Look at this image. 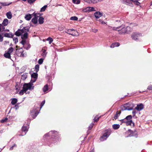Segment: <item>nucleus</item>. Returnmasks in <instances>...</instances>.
Here are the masks:
<instances>
[{
  "label": "nucleus",
  "mask_w": 152,
  "mask_h": 152,
  "mask_svg": "<svg viewBox=\"0 0 152 152\" xmlns=\"http://www.w3.org/2000/svg\"><path fill=\"white\" fill-rule=\"evenodd\" d=\"M113 29L119 32L120 34H128L132 31V29L129 26L125 27L124 25H122L117 27H113Z\"/></svg>",
  "instance_id": "obj_1"
},
{
  "label": "nucleus",
  "mask_w": 152,
  "mask_h": 152,
  "mask_svg": "<svg viewBox=\"0 0 152 152\" xmlns=\"http://www.w3.org/2000/svg\"><path fill=\"white\" fill-rule=\"evenodd\" d=\"M28 85L25 83L24 84L23 88V89L21 90L19 92V94L20 95H23L24 93H26L27 90H32V88H31V86H28Z\"/></svg>",
  "instance_id": "obj_2"
},
{
  "label": "nucleus",
  "mask_w": 152,
  "mask_h": 152,
  "mask_svg": "<svg viewBox=\"0 0 152 152\" xmlns=\"http://www.w3.org/2000/svg\"><path fill=\"white\" fill-rule=\"evenodd\" d=\"M131 37L134 40H138L140 37L142 36V34L137 32H133L131 34Z\"/></svg>",
  "instance_id": "obj_3"
},
{
  "label": "nucleus",
  "mask_w": 152,
  "mask_h": 152,
  "mask_svg": "<svg viewBox=\"0 0 152 152\" xmlns=\"http://www.w3.org/2000/svg\"><path fill=\"white\" fill-rule=\"evenodd\" d=\"M38 113V110H37V108H34L31 111V115L33 118H34L37 116Z\"/></svg>",
  "instance_id": "obj_4"
},
{
  "label": "nucleus",
  "mask_w": 152,
  "mask_h": 152,
  "mask_svg": "<svg viewBox=\"0 0 152 152\" xmlns=\"http://www.w3.org/2000/svg\"><path fill=\"white\" fill-rule=\"evenodd\" d=\"M24 51L22 49V48L18 50L17 52V55L20 57H23L26 55V52L24 53Z\"/></svg>",
  "instance_id": "obj_5"
},
{
  "label": "nucleus",
  "mask_w": 152,
  "mask_h": 152,
  "mask_svg": "<svg viewBox=\"0 0 152 152\" xmlns=\"http://www.w3.org/2000/svg\"><path fill=\"white\" fill-rule=\"evenodd\" d=\"M26 30V29L24 28L22 29H18L15 32V34L18 36H19L23 34L24 32Z\"/></svg>",
  "instance_id": "obj_6"
},
{
  "label": "nucleus",
  "mask_w": 152,
  "mask_h": 152,
  "mask_svg": "<svg viewBox=\"0 0 152 152\" xmlns=\"http://www.w3.org/2000/svg\"><path fill=\"white\" fill-rule=\"evenodd\" d=\"M32 15L34 16L31 20L32 23L34 24H36L38 23V17L37 16V14H36L34 12Z\"/></svg>",
  "instance_id": "obj_7"
},
{
  "label": "nucleus",
  "mask_w": 152,
  "mask_h": 152,
  "mask_svg": "<svg viewBox=\"0 0 152 152\" xmlns=\"http://www.w3.org/2000/svg\"><path fill=\"white\" fill-rule=\"evenodd\" d=\"M37 79H34V78H31V79L30 82L28 83H26V84H28V86H31V88H32V90H33L34 89V86H33V83L35 82L36 81Z\"/></svg>",
  "instance_id": "obj_8"
},
{
  "label": "nucleus",
  "mask_w": 152,
  "mask_h": 152,
  "mask_svg": "<svg viewBox=\"0 0 152 152\" xmlns=\"http://www.w3.org/2000/svg\"><path fill=\"white\" fill-rule=\"evenodd\" d=\"M126 105L128 106H127L125 110H132L133 109V107L134 106V104L130 103H127Z\"/></svg>",
  "instance_id": "obj_9"
},
{
  "label": "nucleus",
  "mask_w": 152,
  "mask_h": 152,
  "mask_svg": "<svg viewBox=\"0 0 152 152\" xmlns=\"http://www.w3.org/2000/svg\"><path fill=\"white\" fill-rule=\"evenodd\" d=\"M29 30L28 28L26 29V30L25 31L23 35H21V38L23 39H26L28 37V34L27 31Z\"/></svg>",
  "instance_id": "obj_10"
},
{
  "label": "nucleus",
  "mask_w": 152,
  "mask_h": 152,
  "mask_svg": "<svg viewBox=\"0 0 152 152\" xmlns=\"http://www.w3.org/2000/svg\"><path fill=\"white\" fill-rule=\"evenodd\" d=\"M109 135L110 134L108 132L105 133L103 135L100 137V140L103 141L106 140L109 137Z\"/></svg>",
  "instance_id": "obj_11"
},
{
  "label": "nucleus",
  "mask_w": 152,
  "mask_h": 152,
  "mask_svg": "<svg viewBox=\"0 0 152 152\" xmlns=\"http://www.w3.org/2000/svg\"><path fill=\"white\" fill-rule=\"evenodd\" d=\"M94 9V8L93 7H86L85 9H84L83 10V11L85 12H91L95 11V10Z\"/></svg>",
  "instance_id": "obj_12"
},
{
  "label": "nucleus",
  "mask_w": 152,
  "mask_h": 152,
  "mask_svg": "<svg viewBox=\"0 0 152 152\" xmlns=\"http://www.w3.org/2000/svg\"><path fill=\"white\" fill-rule=\"evenodd\" d=\"M134 0H124V3L127 5H129L132 6V2H133Z\"/></svg>",
  "instance_id": "obj_13"
},
{
  "label": "nucleus",
  "mask_w": 152,
  "mask_h": 152,
  "mask_svg": "<svg viewBox=\"0 0 152 152\" xmlns=\"http://www.w3.org/2000/svg\"><path fill=\"white\" fill-rule=\"evenodd\" d=\"M143 108V105L142 104H138L135 109L138 111H140L142 110Z\"/></svg>",
  "instance_id": "obj_14"
},
{
  "label": "nucleus",
  "mask_w": 152,
  "mask_h": 152,
  "mask_svg": "<svg viewBox=\"0 0 152 152\" xmlns=\"http://www.w3.org/2000/svg\"><path fill=\"white\" fill-rule=\"evenodd\" d=\"M102 14L99 12H96L94 14V15L96 18H98L102 16Z\"/></svg>",
  "instance_id": "obj_15"
},
{
  "label": "nucleus",
  "mask_w": 152,
  "mask_h": 152,
  "mask_svg": "<svg viewBox=\"0 0 152 152\" xmlns=\"http://www.w3.org/2000/svg\"><path fill=\"white\" fill-rule=\"evenodd\" d=\"M132 118V116L131 115H129L127 116L126 118L124 119L121 120V121L122 122H124V121H128L130 120Z\"/></svg>",
  "instance_id": "obj_16"
},
{
  "label": "nucleus",
  "mask_w": 152,
  "mask_h": 152,
  "mask_svg": "<svg viewBox=\"0 0 152 152\" xmlns=\"http://www.w3.org/2000/svg\"><path fill=\"white\" fill-rule=\"evenodd\" d=\"M28 128L26 126H23L22 127V130L23 132H24L25 135L26 134V132L28 131Z\"/></svg>",
  "instance_id": "obj_17"
},
{
  "label": "nucleus",
  "mask_w": 152,
  "mask_h": 152,
  "mask_svg": "<svg viewBox=\"0 0 152 152\" xmlns=\"http://www.w3.org/2000/svg\"><path fill=\"white\" fill-rule=\"evenodd\" d=\"M44 18L42 17H40L38 19V22L39 24H42L44 23Z\"/></svg>",
  "instance_id": "obj_18"
},
{
  "label": "nucleus",
  "mask_w": 152,
  "mask_h": 152,
  "mask_svg": "<svg viewBox=\"0 0 152 152\" xmlns=\"http://www.w3.org/2000/svg\"><path fill=\"white\" fill-rule=\"evenodd\" d=\"M124 122L126 123L127 125H131L132 124H133V125H134V123L133 122L132 120L128 121H124Z\"/></svg>",
  "instance_id": "obj_19"
},
{
  "label": "nucleus",
  "mask_w": 152,
  "mask_h": 152,
  "mask_svg": "<svg viewBox=\"0 0 152 152\" xmlns=\"http://www.w3.org/2000/svg\"><path fill=\"white\" fill-rule=\"evenodd\" d=\"M4 36L6 37L12 38L13 37V35L11 33H6L4 34Z\"/></svg>",
  "instance_id": "obj_20"
},
{
  "label": "nucleus",
  "mask_w": 152,
  "mask_h": 152,
  "mask_svg": "<svg viewBox=\"0 0 152 152\" xmlns=\"http://www.w3.org/2000/svg\"><path fill=\"white\" fill-rule=\"evenodd\" d=\"M120 45V44L118 42H115L114 43H113L110 46V48H114L115 47H118Z\"/></svg>",
  "instance_id": "obj_21"
},
{
  "label": "nucleus",
  "mask_w": 152,
  "mask_h": 152,
  "mask_svg": "<svg viewBox=\"0 0 152 152\" xmlns=\"http://www.w3.org/2000/svg\"><path fill=\"white\" fill-rule=\"evenodd\" d=\"M31 18V15L30 14H28L26 15L25 17V18L27 20H30Z\"/></svg>",
  "instance_id": "obj_22"
},
{
  "label": "nucleus",
  "mask_w": 152,
  "mask_h": 152,
  "mask_svg": "<svg viewBox=\"0 0 152 152\" xmlns=\"http://www.w3.org/2000/svg\"><path fill=\"white\" fill-rule=\"evenodd\" d=\"M112 126L113 129L116 130L119 128L120 126L119 124H114Z\"/></svg>",
  "instance_id": "obj_23"
},
{
  "label": "nucleus",
  "mask_w": 152,
  "mask_h": 152,
  "mask_svg": "<svg viewBox=\"0 0 152 152\" xmlns=\"http://www.w3.org/2000/svg\"><path fill=\"white\" fill-rule=\"evenodd\" d=\"M8 23V20L7 19H5L2 22V25H4V26H6L7 25Z\"/></svg>",
  "instance_id": "obj_24"
},
{
  "label": "nucleus",
  "mask_w": 152,
  "mask_h": 152,
  "mask_svg": "<svg viewBox=\"0 0 152 152\" xmlns=\"http://www.w3.org/2000/svg\"><path fill=\"white\" fill-rule=\"evenodd\" d=\"M7 17L9 19H10L12 17V14L11 12H9L6 13Z\"/></svg>",
  "instance_id": "obj_25"
},
{
  "label": "nucleus",
  "mask_w": 152,
  "mask_h": 152,
  "mask_svg": "<svg viewBox=\"0 0 152 152\" xmlns=\"http://www.w3.org/2000/svg\"><path fill=\"white\" fill-rule=\"evenodd\" d=\"M71 33V35L73 36H77L79 35L77 31L74 29L72 32Z\"/></svg>",
  "instance_id": "obj_26"
},
{
  "label": "nucleus",
  "mask_w": 152,
  "mask_h": 152,
  "mask_svg": "<svg viewBox=\"0 0 152 152\" xmlns=\"http://www.w3.org/2000/svg\"><path fill=\"white\" fill-rule=\"evenodd\" d=\"M38 74L36 73H33L31 75V77L32 78H34V79H37V77Z\"/></svg>",
  "instance_id": "obj_27"
},
{
  "label": "nucleus",
  "mask_w": 152,
  "mask_h": 152,
  "mask_svg": "<svg viewBox=\"0 0 152 152\" xmlns=\"http://www.w3.org/2000/svg\"><path fill=\"white\" fill-rule=\"evenodd\" d=\"M48 90V86L47 84L45 85L43 88V91L44 92H45Z\"/></svg>",
  "instance_id": "obj_28"
},
{
  "label": "nucleus",
  "mask_w": 152,
  "mask_h": 152,
  "mask_svg": "<svg viewBox=\"0 0 152 152\" xmlns=\"http://www.w3.org/2000/svg\"><path fill=\"white\" fill-rule=\"evenodd\" d=\"M18 102L17 99L16 98H13L12 99L11 102V104H12L14 105L15 104Z\"/></svg>",
  "instance_id": "obj_29"
},
{
  "label": "nucleus",
  "mask_w": 152,
  "mask_h": 152,
  "mask_svg": "<svg viewBox=\"0 0 152 152\" xmlns=\"http://www.w3.org/2000/svg\"><path fill=\"white\" fill-rule=\"evenodd\" d=\"M121 113V112H119L118 111H117L116 114L115 115H114V118L116 120V119L118 117V115H120Z\"/></svg>",
  "instance_id": "obj_30"
},
{
  "label": "nucleus",
  "mask_w": 152,
  "mask_h": 152,
  "mask_svg": "<svg viewBox=\"0 0 152 152\" xmlns=\"http://www.w3.org/2000/svg\"><path fill=\"white\" fill-rule=\"evenodd\" d=\"M13 48L10 47L8 49L7 53L10 55L11 53L13 52Z\"/></svg>",
  "instance_id": "obj_31"
},
{
  "label": "nucleus",
  "mask_w": 152,
  "mask_h": 152,
  "mask_svg": "<svg viewBox=\"0 0 152 152\" xmlns=\"http://www.w3.org/2000/svg\"><path fill=\"white\" fill-rule=\"evenodd\" d=\"M4 56L8 58H11L10 55L7 52L4 54Z\"/></svg>",
  "instance_id": "obj_32"
},
{
  "label": "nucleus",
  "mask_w": 152,
  "mask_h": 152,
  "mask_svg": "<svg viewBox=\"0 0 152 152\" xmlns=\"http://www.w3.org/2000/svg\"><path fill=\"white\" fill-rule=\"evenodd\" d=\"M47 5H45L43 7H42L41 9L40 10V12H42L44 11L45 10H46V8L47 7Z\"/></svg>",
  "instance_id": "obj_33"
},
{
  "label": "nucleus",
  "mask_w": 152,
  "mask_h": 152,
  "mask_svg": "<svg viewBox=\"0 0 152 152\" xmlns=\"http://www.w3.org/2000/svg\"><path fill=\"white\" fill-rule=\"evenodd\" d=\"M26 45H25L24 47L23 46V47L26 49L28 50L30 48V45L28 43L26 44Z\"/></svg>",
  "instance_id": "obj_34"
},
{
  "label": "nucleus",
  "mask_w": 152,
  "mask_h": 152,
  "mask_svg": "<svg viewBox=\"0 0 152 152\" xmlns=\"http://www.w3.org/2000/svg\"><path fill=\"white\" fill-rule=\"evenodd\" d=\"M27 77V75L26 74H23L22 75L21 79L23 80H25Z\"/></svg>",
  "instance_id": "obj_35"
},
{
  "label": "nucleus",
  "mask_w": 152,
  "mask_h": 152,
  "mask_svg": "<svg viewBox=\"0 0 152 152\" xmlns=\"http://www.w3.org/2000/svg\"><path fill=\"white\" fill-rule=\"evenodd\" d=\"M42 52V56L44 57H45L47 54L46 50H43Z\"/></svg>",
  "instance_id": "obj_36"
},
{
  "label": "nucleus",
  "mask_w": 152,
  "mask_h": 152,
  "mask_svg": "<svg viewBox=\"0 0 152 152\" xmlns=\"http://www.w3.org/2000/svg\"><path fill=\"white\" fill-rule=\"evenodd\" d=\"M72 1L73 3L77 4H79L80 1V0H72Z\"/></svg>",
  "instance_id": "obj_37"
},
{
  "label": "nucleus",
  "mask_w": 152,
  "mask_h": 152,
  "mask_svg": "<svg viewBox=\"0 0 152 152\" xmlns=\"http://www.w3.org/2000/svg\"><path fill=\"white\" fill-rule=\"evenodd\" d=\"M74 30L73 29H69L67 30V32L66 33L70 35H71L72 32Z\"/></svg>",
  "instance_id": "obj_38"
},
{
  "label": "nucleus",
  "mask_w": 152,
  "mask_h": 152,
  "mask_svg": "<svg viewBox=\"0 0 152 152\" xmlns=\"http://www.w3.org/2000/svg\"><path fill=\"white\" fill-rule=\"evenodd\" d=\"M8 120V118H5L1 120L0 121V122L1 123H4L5 122H6Z\"/></svg>",
  "instance_id": "obj_39"
},
{
  "label": "nucleus",
  "mask_w": 152,
  "mask_h": 152,
  "mask_svg": "<svg viewBox=\"0 0 152 152\" xmlns=\"http://www.w3.org/2000/svg\"><path fill=\"white\" fill-rule=\"evenodd\" d=\"M39 65H37L35 66V71L36 72H38L39 70Z\"/></svg>",
  "instance_id": "obj_40"
},
{
  "label": "nucleus",
  "mask_w": 152,
  "mask_h": 152,
  "mask_svg": "<svg viewBox=\"0 0 152 152\" xmlns=\"http://www.w3.org/2000/svg\"><path fill=\"white\" fill-rule=\"evenodd\" d=\"M70 20H77L78 18L76 16H73L70 18Z\"/></svg>",
  "instance_id": "obj_41"
},
{
  "label": "nucleus",
  "mask_w": 152,
  "mask_h": 152,
  "mask_svg": "<svg viewBox=\"0 0 152 152\" xmlns=\"http://www.w3.org/2000/svg\"><path fill=\"white\" fill-rule=\"evenodd\" d=\"M47 40L49 41V44L51 43L53 41V39L52 38L50 37H48L47 39Z\"/></svg>",
  "instance_id": "obj_42"
},
{
  "label": "nucleus",
  "mask_w": 152,
  "mask_h": 152,
  "mask_svg": "<svg viewBox=\"0 0 152 152\" xmlns=\"http://www.w3.org/2000/svg\"><path fill=\"white\" fill-rule=\"evenodd\" d=\"M1 3V5H2L3 6H8L10 4H11V3H9V4H7V3H6V2Z\"/></svg>",
  "instance_id": "obj_43"
},
{
  "label": "nucleus",
  "mask_w": 152,
  "mask_h": 152,
  "mask_svg": "<svg viewBox=\"0 0 152 152\" xmlns=\"http://www.w3.org/2000/svg\"><path fill=\"white\" fill-rule=\"evenodd\" d=\"M43 59L40 58V59H39V60L38 61V63L40 64H41L43 62Z\"/></svg>",
  "instance_id": "obj_44"
},
{
  "label": "nucleus",
  "mask_w": 152,
  "mask_h": 152,
  "mask_svg": "<svg viewBox=\"0 0 152 152\" xmlns=\"http://www.w3.org/2000/svg\"><path fill=\"white\" fill-rule=\"evenodd\" d=\"M13 40L14 41L15 43H16L18 42V39L17 37H14L13 38Z\"/></svg>",
  "instance_id": "obj_45"
},
{
  "label": "nucleus",
  "mask_w": 152,
  "mask_h": 152,
  "mask_svg": "<svg viewBox=\"0 0 152 152\" xmlns=\"http://www.w3.org/2000/svg\"><path fill=\"white\" fill-rule=\"evenodd\" d=\"M98 21H99L102 24H105L106 23L103 21V20L101 19H99V20H98Z\"/></svg>",
  "instance_id": "obj_46"
},
{
  "label": "nucleus",
  "mask_w": 152,
  "mask_h": 152,
  "mask_svg": "<svg viewBox=\"0 0 152 152\" xmlns=\"http://www.w3.org/2000/svg\"><path fill=\"white\" fill-rule=\"evenodd\" d=\"M133 2L134 3L137 5H138L140 4V3L137 0H134V1H133Z\"/></svg>",
  "instance_id": "obj_47"
},
{
  "label": "nucleus",
  "mask_w": 152,
  "mask_h": 152,
  "mask_svg": "<svg viewBox=\"0 0 152 152\" xmlns=\"http://www.w3.org/2000/svg\"><path fill=\"white\" fill-rule=\"evenodd\" d=\"M83 1L88 3H92V0H83Z\"/></svg>",
  "instance_id": "obj_48"
},
{
  "label": "nucleus",
  "mask_w": 152,
  "mask_h": 152,
  "mask_svg": "<svg viewBox=\"0 0 152 152\" xmlns=\"http://www.w3.org/2000/svg\"><path fill=\"white\" fill-rule=\"evenodd\" d=\"M26 43V40H24L23 39L22 40L21 42H20V43L23 45L24 46V45Z\"/></svg>",
  "instance_id": "obj_49"
},
{
  "label": "nucleus",
  "mask_w": 152,
  "mask_h": 152,
  "mask_svg": "<svg viewBox=\"0 0 152 152\" xmlns=\"http://www.w3.org/2000/svg\"><path fill=\"white\" fill-rule=\"evenodd\" d=\"M99 117H96L94 118V122H97L99 120Z\"/></svg>",
  "instance_id": "obj_50"
},
{
  "label": "nucleus",
  "mask_w": 152,
  "mask_h": 152,
  "mask_svg": "<svg viewBox=\"0 0 152 152\" xmlns=\"http://www.w3.org/2000/svg\"><path fill=\"white\" fill-rule=\"evenodd\" d=\"M45 100L43 101L42 102V103H41V104H40V106H41L40 109H41L42 108V107L44 104H45Z\"/></svg>",
  "instance_id": "obj_51"
},
{
  "label": "nucleus",
  "mask_w": 152,
  "mask_h": 152,
  "mask_svg": "<svg viewBox=\"0 0 152 152\" xmlns=\"http://www.w3.org/2000/svg\"><path fill=\"white\" fill-rule=\"evenodd\" d=\"M94 125V124L92 123L90 125V126L88 127V129H89V130L90 129H91L92 128Z\"/></svg>",
  "instance_id": "obj_52"
},
{
  "label": "nucleus",
  "mask_w": 152,
  "mask_h": 152,
  "mask_svg": "<svg viewBox=\"0 0 152 152\" xmlns=\"http://www.w3.org/2000/svg\"><path fill=\"white\" fill-rule=\"evenodd\" d=\"M14 147H16V145L15 144H14V145L10 148V150H12L13 149Z\"/></svg>",
  "instance_id": "obj_53"
},
{
  "label": "nucleus",
  "mask_w": 152,
  "mask_h": 152,
  "mask_svg": "<svg viewBox=\"0 0 152 152\" xmlns=\"http://www.w3.org/2000/svg\"><path fill=\"white\" fill-rule=\"evenodd\" d=\"M92 31L94 33H96L98 31V29L95 28L92 29Z\"/></svg>",
  "instance_id": "obj_54"
},
{
  "label": "nucleus",
  "mask_w": 152,
  "mask_h": 152,
  "mask_svg": "<svg viewBox=\"0 0 152 152\" xmlns=\"http://www.w3.org/2000/svg\"><path fill=\"white\" fill-rule=\"evenodd\" d=\"M3 37L0 34V42H2L3 40Z\"/></svg>",
  "instance_id": "obj_55"
},
{
  "label": "nucleus",
  "mask_w": 152,
  "mask_h": 152,
  "mask_svg": "<svg viewBox=\"0 0 152 152\" xmlns=\"http://www.w3.org/2000/svg\"><path fill=\"white\" fill-rule=\"evenodd\" d=\"M148 89L150 90H152V86L150 85L148 86Z\"/></svg>",
  "instance_id": "obj_56"
},
{
  "label": "nucleus",
  "mask_w": 152,
  "mask_h": 152,
  "mask_svg": "<svg viewBox=\"0 0 152 152\" xmlns=\"http://www.w3.org/2000/svg\"><path fill=\"white\" fill-rule=\"evenodd\" d=\"M52 132H53V133H55L56 132H51H51H49V135H50V134H52Z\"/></svg>",
  "instance_id": "obj_57"
},
{
  "label": "nucleus",
  "mask_w": 152,
  "mask_h": 152,
  "mask_svg": "<svg viewBox=\"0 0 152 152\" xmlns=\"http://www.w3.org/2000/svg\"><path fill=\"white\" fill-rule=\"evenodd\" d=\"M136 113V112L135 111H133L132 112V113L133 116H134L135 115Z\"/></svg>",
  "instance_id": "obj_58"
},
{
  "label": "nucleus",
  "mask_w": 152,
  "mask_h": 152,
  "mask_svg": "<svg viewBox=\"0 0 152 152\" xmlns=\"http://www.w3.org/2000/svg\"><path fill=\"white\" fill-rule=\"evenodd\" d=\"M3 27V25L1 24H0V31L1 30V27Z\"/></svg>",
  "instance_id": "obj_59"
},
{
  "label": "nucleus",
  "mask_w": 152,
  "mask_h": 152,
  "mask_svg": "<svg viewBox=\"0 0 152 152\" xmlns=\"http://www.w3.org/2000/svg\"><path fill=\"white\" fill-rule=\"evenodd\" d=\"M5 29L4 27L3 26V27H1V30H2V31H3Z\"/></svg>",
  "instance_id": "obj_60"
},
{
  "label": "nucleus",
  "mask_w": 152,
  "mask_h": 152,
  "mask_svg": "<svg viewBox=\"0 0 152 152\" xmlns=\"http://www.w3.org/2000/svg\"><path fill=\"white\" fill-rule=\"evenodd\" d=\"M1 3H0V9L1 8Z\"/></svg>",
  "instance_id": "obj_61"
},
{
  "label": "nucleus",
  "mask_w": 152,
  "mask_h": 152,
  "mask_svg": "<svg viewBox=\"0 0 152 152\" xmlns=\"http://www.w3.org/2000/svg\"><path fill=\"white\" fill-rule=\"evenodd\" d=\"M90 152H94V149L93 150H91Z\"/></svg>",
  "instance_id": "obj_62"
},
{
  "label": "nucleus",
  "mask_w": 152,
  "mask_h": 152,
  "mask_svg": "<svg viewBox=\"0 0 152 152\" xmlns=\"http://www.w3.org/2000/svg\"><path fill=\"white\" fill-rule=\"evenodd\" d=\"M15 87L16 88V90H18V88H17V87H16V86H15Z\"/></svg>",
  "instance_id": "obj_63"
},
{
  "label": "nucleus",
  "mask_w": 152,
  "mask_h": 152,
  "mask_svg": "<svg viewBox=\"0 0 152 152\" xmlns=\"http://www.w3.org/2000/svg\"><path fill=\"white\" fill-rule=\"evenodd\" d=\"M6 30L7 31H9V29H6Z\"/></svg>",
  "instance_id": "obj_64"
}]
</instances>
